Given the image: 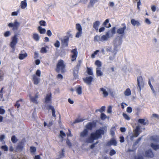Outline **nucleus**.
I'll use <instances>...</instances> for the list:
<instances>
[{
    "label": "nucleus",
    "instance_id": "44",
    "mask_svg": "<svg viewBox=\"0 0 159 159\" xmlns=\"http://www.w3.org/2000/svg\"><path fill=\"white\" fill-rule=\"evenodd\" d=\"M123 116L124 118L126 120H129L130 119V117L129 116L126 114L125 113H123Z\"/></svg>",
    "mask_w": 159,
    "mask_h": 159
},
{
    "label": "nucleus",
    "instance_id": "31",
    "mask_svg": "<svg viewBox=\"0 0 159 159\" xmlns=\"http://www.w3.org/2000/svg\"><path fill=\"white\" fill-rule=\"evenodd\" d=\"M121 43V39L119 38L118 39H116L114 41V44L115 46H119Z\"/></svg>",
    "mask_w": 159,
    "mask_h": 159
},
{
    "label": "nucleus",
    "instance_id": "35",
    "mask_svg": "<svg viewBox=\"0 0 159 159\" xmlns=\"http://www.w3.org/2000/svg\"><path fill=\"white\" fill-rule=\"evenodd\" d=\"M124 94L126 96H129L131 94V90L129 88H127L125 91Z\"/></svg>",
    "mask_w": 159,
    "mask_h": 159
},
{
    "label": "nucleus",
    "instance_id": "15",
    "mask_svg": "<svg viewBox=\"0 0 159 159\" xmlns=\"http://www.w3.org/2000/svg\"><path fill=\"white\" fill-rule=\"evenodd\" d=\"M71 52L72 53L71 60L72 61H73L76 59L77 57L78 52L76 49H75L72 50L71 51Z\"/></svg>",
    "mask_w": 159,
    "mask_h": 159
},
{
    "label": "nucleus",
    "instance_id": "39",
    "mask_svg": "<svg viewBox=\"0 0 159 159\" xmlns=\"http://www.w3.org/2000/svg\"><path fill=\"white\" fill-rule=\"evenodd\" d=\"M18 140V139L16 138L15 135H13L11 137V141L13 143H16Z\"/></svg>",
    "mask_w": 159,
    "mask_h": 159
},
{
    "label": "nucleus",
    "instance_id": "64",
    "mask_svg": "<svg viewBox=\"0 0 159 159\" xmlns=\"http://www.w3.org/2000/svg\"><path fill=\"white\" fill-rule=\"evenodd\" d=\"M107 112L108 113H111L112 112V107L111 106L108 107L107 109Z\"/></svg>",
    "mask_w": 159,
    "mask_h": 159
},
{
    "label": "nucleus",
    "instance_id": "22",
    "mask_svg": "<svg viewBox=\"0 0 159 159\" xmlns=\"http://www.w3.org/2000/svg\"><path fill=\"white\" fill-rule=\"evenodd\" d=\"M100 25V22L98 21H96L93 24V27L95 30L98 31V27Z\"/></svg>",
    "mask_w": 159,
    "mask_h": 159
},
{
    "label": "nucleus",
    "instance_id": "29",
    "mask_svg": "<svg viewBox=\"0 0 159 159\" xmlns=\"http://www.w3.org/2000/svg\"><path fill=\"white\" fill-rule=\"evenodd\" d=\"M76 91L77 93L79 95H80L82 93V88L80 85H78L76 88Z\"/></svg>",
    "mask_w": 159,
    "mask_h": 159
},
{
    "label": "nucleus",
    "instance_id": "52",
    "mask_svg": "<svg viewBox=\"0 0 159 159\" xmlns=\"http://www.w3.org/2000/svg\"><path fill=\"white\" fill-rule=\"evenodd\" d=\"M4 73L2 71L0 70V81L2 80H3V77L4 76Z\"/></svg>",
    "mask_w": 159,
    "mask_h": 159
},
{
    "label": "nucleus",
    "instance_id": "10",
    "mask_svg": "<svg viewBox=\"0 0 159 159\" xmlns=\"http://www.w3.org/2000/svg\"><path fill=\"white\" fill-rule=\"evenodd\" d=\"M39 93L38 92H37L35 94L34 97L30 96V99L31 102L36 104H38V102L37 99L39 98Z\"/></svg>",
    "mask_w": 159,
    "mask_h": 159
},
{
    "label": "nucleus",
    "instance_id": "27",
    "mask_svg": "<svg viewBox=\"0 0 159 159\" xmlns=\"http://www.w3.org/2000/svg\"><path fill=\"white\" fill-rule=\"evenodd\" d=\"M98 0H90V2L88 7L89 8H90L93 7L94 4L97 2H98Z\"/></svg>",
    "mask_w": 159,
    "mask_h": 159
},
{
    "label": "nucleus",
    "instance_id": "55",
    "mask_svg": "<svg viewBox=\"0 0 159 159\" xmlns=\"http://www.w3.org/2000/svg\"><path fill=\"white\" fill-rule=\"evenodd\" d=\"M116 153V152L113 149H112L111 150V151L110 152L109 154H110V156H112L115 155Z\"/></svg>",
    "mask_w": 159,
    "mask_h": 159
},
{
    "label": "nucleus",
    "instance_id": "53",
    "mask_svg": "<svg viewBox=\"0 0 159 159\" xmlns=\"http://www.w3.org/2000/svg\"><path fill=\"white\" fill-rule=\"evenodd\" d=\"M101 118L102 120H104L107 118V116L104 113H102L101 114Z\"/></svg>",
    "mask_w": 159,
    "mask_h": 159
},
{
    "label": "nucleus",
    "instance_id": "61",
    "mask_svg": "<svg viewBox=\"0 0 159 159\" xmlns=\"http://www.w3.org/2000/svg\"><path fill=\"white\" fill-rule=\"evenodd\" d=\"M126 111L127 112L129 113H131L132 111V108L131 107H127L126 109Z\"/></svg>",
    "mask_w": 159,
    "mask_h": 159
},
{
    "label": "nucleus",
    "instance_id": "43",
    "mask_svg": "<svg viewBox=\"0 0 159 159\" xmlns=\"http://www.w3.org/2000/svg\"><path fill=\"white\" fill-rule=\"evenodd\" d=\"M39 23L40 25V26H45L46 25V22L43 20H41L39 21Z\"/></svg>",
    "mask_w": 159,
    "mask_h": 159
},
{
    "label": "nucleus",
    "instance_id": "58",
    "mask_svg": "<svg viewBox=\"0 0 159 159\" xmlns=\"http://www.w3.org/2000/svg\"><path fill=\"white\" fill-rule=\"evenodd\" d=\"M99 52V50H97L95 51L91 55V57L92 58H93L95 57V55H97L98 52Z\"/></svg>",
    "mask_w": 159,
    "mask_h": 159
},
{
    "label": "nucleus",
    "instance_id": "60",
    "mask_svg": "<svg viewBox=\"0 0 159 159\" xmlns=\"http://www.w3.org/2000/svg\"><path fill=\"white\" fill-rule=\"evenodd\" d=\"M101 70H97V75L98 76H102V73L101 71Z\"/></svg>",
    "mask_w": 159,
    "mask_h": 159
},
{
    "label": "nucleus",
    "instance_id": "1",
    "mask_svg": "<svg viewBox=\"0 0 159 159\" xmlns=\"http://www.w3.org/2000/svg\"><path fill=\"white\" fill-rule=\"evenodd\" d=\"M104 131L103 129H99L97 130L95 132L90 134V136L86 139L85 142L87 143H92L94 140L97 139L102 137V135H104Z\"/></svg>",
    "mask_w": 159,
    "mask_h": 159
},
{
    "label": "nucleus",
    "instance_id": "63",
    "mask_svg": "<svg viewBox=\"0 0 159 159\" xmlns=\"http://www.w3.org/2000/svg\"><path fill=\"white\" fill-rule=\"evenodd\" d=\"M36 76H38L39 77L40 76L41 72L40 70H37L35 74Z\"/></svg>",
    "mask_w": 159,
    "mask_h": 159
},
{
    "label": "nucleus",
    "instance_id": "54",
    "mask_svg": "<svg viewBox=\"0 0 159 159\" xmlns=\"http://www.w3.org/2000/svg\"><path fill=\"white\" fill-rule=\"evenodd\" d=\"M1 148L5 151H7L8 150V147L7 145H3L1 147Z\"/></svg>",
    "mask_w": 159,
    "mask_h": 159
},
{
    "label": "nucleus",
    "instance_id": "56",
    "mask_svg": "<svg viewBox=\"0 0 159 159\" xmlns=\"http://www.w3.org/2000/svg\"><path fill=\"white\" fill-rule=\"evenodd\" d=\"M60 43L59 41L57 40L56 42L54 43V46L57 48H59L60 47Z\"/></svg>",
    "mask_w": 159,
    "mask_h": 159
},
{
    "label": "nucleus",
    "instance_id": "38",
    "mask_svg": "<svg viewBox=\"0 0 159 159\" xmlns=\"http://www.w3.org/2000/svg\"><path fill=\"white\" fill-rule=\"evenodd\" d=\"M11 32L10 31H7L5 32L4 34V36L5 37H8L11 36Z\"/></svg>",
    "mask_w": 159,
    "mask_h": 159
},
{
    "label": "nucleus",
    "instance_id": "59",
    "mask_svg": "<svg viewBox=\"0 0 159 159\" xmlns=\"http://www.w3.org/2000/svg\"><path fill=\"white\" fill-rule=\"evenodd\" d=\"M19 12V11L13 12L11 13V15L12 16H17Z\"/></svg>",
    "mask_w": 159,
    "mask_h": 159
},
{
    "label": "nucleus",
    "instance_id": "20",
    "mask_svg": "<svg viewBox=\"0 0 159 159\" xmlns=\"http://www.w3.org/2000/svg\"><path fill=\"white\" fill-rule=\"evenodd\" d=\"M131 23L134 26H138L141 25L139 21L133 19L131 20Z\"/></svg>",
    "mask_w": 159,
    "mask_h": 159
},
{
    "label": "nucleus",
    "instance_id": "4",
    "mask_svg": "<svg viewBox=\"0 0 159 159\" xmlns=\"http://www.w3.org/2000/svg\"><path fill=\"white\" fill-rule=\"evenodd\" d=\"M20 25V23L17 20H15L13 22L9 23L8 25V26L9 28H12V30H15L17 29Z\"/></svg>",
    "mask_w": 159,
    "mask_h": 159
},
{
    "label": "nucleus",
    "instance_id": "12",
    "mask_svg": "<svg viewBox=\"0 0 159 159\" xmlns=\"http://www.w3.org/2000/svg\"><path fill=\"white\" fill-rule=\"evenodd\" d=\"M65 64L63 61L62 60H60L57 65V68L59 70H63L65 68Z\"/></svg>",
    "mask_w": 159,
    "mask_h": 159
},
{
    "label": "nucleus",
    "instance_id": "34",
    "mask_svg": "<svg viewBox=\"0 0 159 159\" xmlns=\"http://www.w3.org/2000/svg\"><path fill=\"white\" fill-rule=\"evenodd\" d=\"M145 119H139L138 120V122L140 124H143V125H146L148 122V120H147L146 122H145Z\"/></svg>",
    "mask_w": 159,
    "mask_h": 159
},
{
    "label": "nucleus",
    "instance_id": "5",
    "mask_svg": "<svg viewBox=\"0 0 159 159\" xmlns=\"http://www.w3.org/2000/svg\"><path fill=\"white\" fill-rule=\"evenodd\" d=\"M26 141L25 139H22L16 147V149L18 151H22L25 147V143Z\"/></svg>",
    "mask_w": 159,
    "mask_h": 159
},
{
    "label": "nucleus",
    "instance_id": "18",
    "mask_svg": "<svg viewBox=\"0 0 159 159\" xmlns=\"http://www.w3.org/2000/svg\"><path fill=\"white\" fill-rule=\"evenodd\" d=\"M52 94L51 93L48 94L45 98V103H46L50 102L51 101Z\"/></svg>",
    "mask_w": 159,
    "mask_h": 159
},
{
    "label": "nucleus",
    "instance_id": "37",
    "mask_svg": "<svg viewBox=\"0 0 159 159\" xmlns=\"http://www.w3.org/2000/svg\"><path fill=\"white\" fill-rule=\"evenodd\" d=\"M48 49V46L43 47L40 50V52L42 53H46Z\"/></svg>",
    "mask_w": 159,
    "mask_h": 159
},
{
    "label": "nucleus",
    "instance_id": "21",
    "mask_svg": "<svg viewBox=\"0 0 159 159\" xmlns=\"http://www.w3.org/2000/svg\"><path fill=\"white\" fill-rule=\"evenodd\" d=\"M140 129V127L139 126H138L136 127L134 131V135L135 137H137L139 134L140 133V132L139 131Z\"/></svg>",
    "mask_w": 159,
    "mask_h": 159
},
{
    "label": "nucleus",
    "instance_id": "47",
    "mask_svg": "<svg viewBox=\"0 0 159 159\" xmlns=\"http://www.w3.org/2000/svg\"><path fill=\"white\" fill-rule=\"evenodd\" d=\"M94 40L95 41L101 42V36L96 35L94 37Z\"/></svg>",
    "mask_w": 159,
    "mask_h": 159
},
{
    "label": "nucleus",
    "instance_id": "49",
    "mask_svg": "<svg viewBox=\"0 0 159 159\" xmlns=\"http://www.w3.org/2000/svg\"><path fill=\"white\" fill-rule=\"evenodd\" d=\"M144 22L147 24L149 25L151 24V22L150 20L148 18H145V19Z\"/></svg>",
    "mask_w": 159,
    "mask_h": 159
},
{
    "label": "nucleus",
    "instance_id": "7",
    "mask_svg": "<svg viewBox=\"0 0 159 159\" xmlns=\"http://www.w3.org/2000/svg\"><path fill=\"white\" fill-rule=\"evenodd\" d=\"M96 126V123L94 121L88 123L85 126L86 129L87 130H92V129L95 128Z\"/></svg>",
    "mask_w": 159,
    "mask_h": 159
},
{
    "label": "nucleus",
    "instance_id": "8",
    "mask_svg": "<svg viewBox=\"0 0 159 159\" xmlns=\"http://www.w3.org/2000/svg\"><path fill=\"white\" fill-rule=\"evenodd\" d=\"M137 81L138 86L139 89L140 91L141 88H143L144 86V81L141 76H139L137 77Z\"/></svg>",
    "mask_w": 159,
    "mask_h": 159
},
{
    "label": "nucleus",
    "instance_id": "62",
    "mask_svg": "<svg viewBox=\"0 0 159 159\" xmlns=\"http://www.w3.org/2000/svg\"><path fill=\"white\" fill-rule=\"evenodd\" d=\"M86 72L89 75H93V72L92 70H87Z\"/></svg>",
    "mask_w": 159,
    "mask_h": 159
},
{
    "label": "nucleus",
    "instance_id": "3",
    "mask_svg": "<svg viewBox=\"0 0 159 159\" xmlns=\"http://www.w3.org/2000/svg\"><path fill=\"white\" fill-rule=\"evenodd\" d=\"M126 29V27L125 24H123L121 25V26L117 28L116 33L120 36H123L125 34Z\"/></svg>",
    "mask_w": 159,
    "mask_h": 159
},
{
    "label": "nucleus",
    "instance_id": "41",
    "mask_svg": "<svg viewBox=\"0 0 159 159\" xmlns=\"http://www.w3.org/2000/svg\"><path fill=\"white\" fill-rule=\"evenodd\" d=\"M30 152L31 153H34L36 151V148L34 146H31L30 148Z\"/></svg>",
    "mask_w": 159,
    "mask_h": 159
},
{
    "label": "nucleus",
    "instance_id": "36",
    "mask_svg": "<svg viewBox=\"0 0 159 159\" xmlns=\"http://www.w3.org/2000/svg\"><path fill=\"white\" fill-rule=\"evenodd\" d=\"M106 50L107 52L113 53L114 52V49L111 47L108 46L106 47Z\"/></svg>",
    "mask_w": 159,
    "mask_h": 159
},
{
    "label": "nucleus",
    "instance_id": "19",
    "mask_svg": "<svg viewBox=\"0 0 159 159\" xmlns=\"http://www.w3.org/2000/svg\"><path fill=\"white\" fill-rule=\"evenodd\" d=\"M145 155L146 157L152 158L154 156L152 151L151 150H148L146 151Z\"/></svg>",
    "mask_w": 159,
    "mask_h": 159
},
{
    "label": "nucleus",
    "instance_id": "48",
    "mask_svg": "<svg viewBox=\"0 0 159 159\" xmlns=\"http://www.w3.org/2000/svg\"><path fill=\"white\" fill-rule=\"evenodd\" d=\"M116 28L115 27H113L111 30V35H112V37L113 36V35L115 34L116 33Z\"/></svg>",
    "mask_w": 159,
    "mask_h": 159
},
{
    "label": "nucleus",
    "instance_id": "42",
    "mask_svg": "<svg viewBox=\"0 0 159 159\" xmlns=\"http://www.w3.org/2000/svg\"><path fill=\"white\" fill-rule=\"evenodd\" d=\"M76 29L77 31H82V28L80 25L79 24H77L76 25Z\"/></svg>",
    "mask_w": 159,
    "mask_h": 159
},
{
    "label": "nucleus",
    "instance_id": "25",
    "mask_svg": "<svg viewBox=\"0 0 159 159\" xmlns=\"http://www.w3.org/2000/svg\"><path fill=\"white\" fill-rule=\"evenodd\" d=\"M33 38L35 41H38L40 39V37L38 34L34 33L33 34Z\"/></svg>",
    "mask_w": 159,
    "mask_h": 159
},
{
    "label": "nucleus",
    "instance_id": "23",
    "mask_svg": "<svg viewBox=\"0 0 159 159\" xmlns=\"http://www.w3.org/2000/svg\"><path fill=\"white\" fill-rule=\"evenodd\" d=\"M100 91L102 92V94H103V96L104 98H106L108 96V92L107 91L106 89L104 88H100Z\"/></svg>",
    "mask_w": 159,
    "mask_h": 159
},
{
    "label": "nucleus",
    "instance_id": "33",
    "mask_svg": "<svg viewBox=\"0 0 159 159\" xmlns=\"http://www.w3.org/2000/svg\"><path fill=\"white\" fill-rule=\"evenodd\" d=\"M151 146L155 150L159 149V145L158 144H155L152 143L151 144Z\"/></svg>",
    "mask_w": 159,
    "mask_h": 159
},
{
    "label": "nucleus",
    "instance_id": "2",
    "mask_svg": "<svg viewBox=\"0 0 159 159\" xmlns=\"http://www.w3.org/2000/svg\"><path fill=\"white\" fill-rule=\"evenodd\" d=\"M19 39L16 35H15L11 38V41L9 43V46L11 48L13 52L15 50V48L18 43Z\"/></svg>",
    "mask_w": 159,
    "mask_h": 159
},
{
    "label": "nucleus",
    "instance_id": "40",
    "mask_svg": "<svg viewBox=\"0 0 159 159\" xmlns=\"http://www.w3.org/2000/svg\"><path fill=\"white\" fill-rule=\"evenodd\" d=\"M85 119H84L83 118H78L76 119L73 122V123L75 124L76 123H79L83 121Z\"/></svg>",
    "mask_w": 159,
    "mask_h": 159
},
{
    "label": "nucleus",
    "instance_id": "11",
    "mask_svg": "<svg viewBox=\"0 0 159 159\" xmlns=\"http://www.w3.org/2000/svg\"><path fill=\"white\" fill-rule=\"evenodd\" d=\"M117 144V142L115 138H113L107 143L106 146H110L112 145L114 146H116Z\"/></svg>",
    "mask_w": 159,
    "mask_h": 159
},
{
    "label": "nucleus",
    "instance_id": "24",
    "mask_svg": "<svg viewBox=\"0 0 159 159\" xmlns=\"http://www.w3.org/2000/svg\"><path fill=\"white\" fill-rule=\"evenodd\" d=\"M151 140L154 142H159V136L157 135L152 136L150 137Z\"/></svg>",
    "mask_w": 159,
    "mask_h": 159
},
{
    "label": "nucleus",
    "instance_id": "16",
    "mask_svg": "<svg viewBox=\"0 0 159 159\" xmlns=\"http://www.w3.org/2000/svg\"><path fill=\"white\" fill-rule=\"evenodd\" d=\"M27 6V0H24L21 2L20 7L22 9H25Z\"/></svg>",
    "mask_w": 159,
    "mask_h": 159
},
{
    "label": "nucleus",
    "instance_id": "9",
    "mask_svg": "<svg viewBox=\"0 0 159 159\" xmlns=\"http://www.w3.org/2000/svg\"><path fill=\"white\" fill-rule=\"evenodd\" d=\"M84 82L87 85H90L93 80V78L92 76L86 77L83 79Z\"/></svg>",
    "mask_w": 159,
    "mask_h": 159
},
{
    "label": "nucleus",
    "instance_id": "45",
    "mask_svg": "<svg viewBox=\"0 0 159 159\" xmlns=\"http://www.w3.org/2000/svg\"><path fill=\"white\" fill-rule=\"evenodd\" d=\"M151 81H152V82H154V80L152 78H151V79H150L148 81V84H149V85L150 86V87L151 89L152 90H153V87L152 86V85L151 83Z\"/></svg>",
    "mask_w": 159,
    "mask_h": 159
},
{
    "label": "nucleus",
    "instance_id": "17",
    "mask_svg": "<svg viewBox=\"0 0 159 159\" xmlns=\"http://www.w3.org/2000/svg\"><path fill=\"white\" fill-rule=\"evenodd\" d=\"M28 56V54L26 53H23L22 51H21L19 54L18 58L20 60H22Z\"/></svg>",
    "mask_w": 159,
    "mask_h": 159
},
{
    "label": "nucleus",
    "instance_id": "28",
    "mask_svg": "<svg viewBox=\"0 0 159 159\" xmlns=\"http://www.w3.org/2000/svg\"><path fill=\"white\" fill-rule=\"evenodd\" d=\"M37 30L41 34H44L46 32L45 29L42 28L41 26H39L37 27Z\"/></svg>",
    "mask_w": 159,
    "mask_h": 159
},
{
    "label": "nucleus",
    "instance_id": "26",
    "mask_svg": "<svg viewBox=\"0 0 159 159\" xmlns=\"http://www.w3.org/2000/svg\"><path fill=\"white\" fill-rule=\"evenodd\" d=\"M68 40L69 39L68 38L62 39H61V43L63 45L66 46L68 45L67 42Z\"/></svg>",
    "mask_w": 159,
    "mask_h": 159
},
{
    "label": "nucleus",
    "instance_id": "14",
    "mask_svg": "<svg viewBox=\"0 0 159 159\" xmlns=\"http://www.w3.org/2000/svg\"><path fill=\"white\" fill-rule=\"evenodd\" d=\"M88 130L87 129H84L80 134V137L82 138H85L88 135Z\"/></svg>",
    "mask_w": 159,
    "mask_h": 159
},
{
    "label": "nucleus",
    "instance_id": "46",
    "mask_svg": "<svg viewBox=\"0 0 159 159\" xmlns=\"http://www.w3.org/2000/svg\"><path fill=\"white\" fill-rule=\"evenodd\" d=\"M82 34V31H77L75 35V37L76 38H79L81 36Z\"/></svg>",
    "mask_w": 159,
    "mask_h": 159
},
{
    "label": "nucleus",
    "instance_id": "6",
    "mask_svg": "<svg viewBox=\"0 0 159 159\" xmlns=\"http://www.w3.org/2000/svg\"><path fill=\"white\" fill-rule=\"evenodd\" d=\"M111 37H112V35H111L110 32L107 31L106 32L105 34L101 36V42L106 41Z\"/></svg>",
    "mask_w": 159,
    "mask_h": 159
},
{
    "label": "nucleus",
    "instance_id": "13",
    "mask_svg": "<svg viewBox=\"0 0 159 159\" xmlns=\"http://www.w3.org/2000/svg\"><path fill=\"white\" fill-rule=\"evenodd\" d=\"M32 81L34 84L35 85L38 84L40 81V79L38 77L35 75H34L33 76Z\"/></svg>",
    "mask_w": 159,
    "mask_h": 159
},
{
    "label": "nucleus",
    "instance_id": "50",
    "mask_svg": "<svg viewBox=\"0 0 159 159\" xmlns=\"http://www.w3.org/2000/svg\"><path fill=\"white\" fill-rule=\"evenodd\" d=\"M60 136L62 138H63L64 137H65L66 136L65 133L62 130H61L60 132Z\"/></svg>",
    "mask_w": 159,
    "mask_h": 159
},
{
    "label": "nucleus",
    "instance_id": "30",
    "mask_svg": "<svg viewBox=\"0 0 159 159\" xmlns=\"http://www.w3.org/2000/svg\"><path fill=\"white\" fill-rule=\"evenodd\" d=\"M151 7V10L153 12H155L156 11L158 12L159 11V8L155 5H152Z\"/></svg>",
    "mask_w": 159,
    "mask_h": 159
},
{
    "label": "nucleus",
    "instance_id": "51",
    "mask_svg": "<svg viewBox=\"0 0 159 159\" xmlns=\"http://www.w3.org/2000/svg\"><path fill=\"white\" fill-rule=\"evenodd\" d=\"M115 127H113L111 129V134L112 136H114L115 134Z\"/></svg>",
    "mask_w": 159,
    "mask_h": 159
},
{
    "label": "nucleus",
    "instance_id": "32",
    "mask_svg": "<svg viewBox=\"0 0 159 159\" xmlns=\"http://www.w3.org/2000/svg\"><path fill=\"white\" fill-rule=\"evenodd\" d=\"M23 101V100L22 99H20L19 100L17 101L16 104L14 105V106L15 107H17V108H19L20 106V102H22Z\"/></svg>",
    "mask_w": 159,
    "mask_h": 159
},
{
    "label": "nucleus",
    "instance_id": "57",
    "mask_svg": "<svg viewBox=\"0 0 159 159\" xmlns=\"http://www.w3.org/2000/svg\"><path fill=\"white\" fill-rule=\"evenodd\" d=\"M95 65L98 67H100L101 66L102 63L101 61L97 60L95 62Z\"/></svg>",
    "mask_w": 159,
    "mask_h": 159
}]
</instances>
